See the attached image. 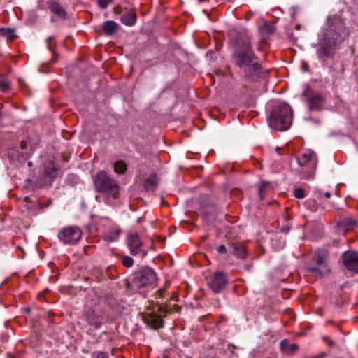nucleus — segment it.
<instances>
[{
	"instance_id": "nucleus-37",
	"label": "nucleus",
	"mask_w": 358,
	"mask_h": 358,
	"mask_svg": "<svg viewBox=\"0 0 358 358\" xmlns=\"http://www.w3.org/2000/svg\"><path fill=\"white\" fill-rule=\"evenodd\" d=\"M327 356L326 352H322L317 355L307 356L306 358H324Z\"/></svg>"
},
{
	"instance_id": "nucleus-28",
	"label": "nucleus",
	"mask_w": 358,
	"mask_h": 358,
	"mask_svg": "<svg viewBox=\"0 0 358 358\" xmlns=\"http://www.w3.org/2000/svg\"><path fill=\"white\" fill-rule=\"evenodd\" d=\"M10 87V82L8 78L4 76H0V88L2 91L5 92Z\"/></svg>"
},
{
	"instance_id": "nucleus-34",
	"label": "nucleus",
	"mask_w": 358,
	"mask_h": 358,
	"mask_svg": "<svg viewBox=\"0 0 358 358\" xmlns=\"http://www.w3.org/2000/svg\"><path fill=\"white\" fill-rule=\"evenodd\" d=\"M291 228V225L289 223H287L286 225L281 227L280 231L284 234H287Z\"/></svg>"
},
{
	"instance_id": "nucleus-19",
	"label": "nucleus",
	"mask_w": 358,
	"mask_h": 358,
	"mask_svg": "<svg viewBox=\"0 0 358 358\" xmlns=\"http://www.w3.org/2000/svg\"><path fill=\"white\" fill-rule=\"evenodd\" d=\"M122 230L119 227H113L106 232L103 235V239L107 242H113L117 241Z\"/></svg>"
},
{
	"instance_id": "nucleus-44",
	"label": "nucleus",
	"mask_w": 358,
	"mask_h": 358,
	"mask_svg": "<svg viewBox=\"0 0 358 358\" xmlns=\"http://www.w3.org/2000/svg\"><path fill=\"white\" fill-rule=\"evenodd\" d=\"M264 186V184H262V185L259 187V194L261 193L262 192V187Z\"/></svg>"
},
{
	"instance_id": "nucleus-41",
	"label": "nucleus",
	"mask_w": 358,
	"mask_h": 358,
	"mask_svg": "<svg viewBox=\"0 0 358 358\" xmlns=\"http://www.w3.org/2000/svg\"><path fill=\"white\" fill-rule=\"evenodd\" d=\"M121 9H122V8H121L120 6H115L114 8V9H113L114 10V13H116V14H118V13H120L121 12Z\"/></svg>"
},
{
	"instance_id": "nucleus-32",
	"label": "nucleus",
	"mask_w": 358,
	"mask_h": 358,
	"mask_svg": "<svg viewBox=\"0 0 358 358\" xmlns=\"http://www.w3.org/2000/svg\"><path fill=\"white\" fill-rule=\"evenodd\" d=\"M294 196L297 199H303L305 197V192L302 188H296L294 191Z\"/></svg>"
},
{
	"instance_id": "nucleus-46",
	"label": "nucleus",
	"mask_w": 358,
	"mask_h": 358,
	"mask_svg": "<svg viewBox=\"0 0 358 358\" xmlns=\"http://www.w3.org/2000/svg\"><path fill=\"white\" fill-rule=\"evenodd\" d=\"M28 166H32V162H28Z\"/></svg>"
},
{
	"instance_id": "nucleus-29",
	"label": "nucleus",
	"mask_w": 358,
	"mask_h": 358,
	"mask_svg": "<svg viewBox=\"0 0 358 358\" xmlns=\"http://www.w3.org/2000/svg\"><path fill=\"white\" fill-rule=\"evenodd\" d=\"M306 206L311 211H316L317 208V204L314 199H310L306 201Z\"/></svg>"
},
{
	"instance_id": "nucleus-9",
	"label": "nucleus",
	"mask_w": 358,
	"mask_h": 358,
	"mask_svg": "<svg viewBox=\"0 0 358 358\" xmlns=\"http://www.w3.org/2000/svg\"><path fill=\"white\" fill-rule=\"evenodd\" d=\"M82 234L78 227L69 226L59 231L57 238L64 245H76L80 241Z\"/></svg>"
},
{
	"instance_id": "nucleus-39",
	"label": "nucleus",
	"mask_w": 358,
	"mask_h": 358,
	"mask_svg": "<svg viewBox=\"0 0 358 358\" xmlns=\"http://www.w3.org/2000/svg\"><path fill=\"white\" fill-rule=\"evenodd\" d=\"M264 27L267 29L268 32L273 33L274 31V27L273 25L269 24L268 23H265Z\"/></svg>"
},
{
	"instance_id": "nucleus-14",
	"label": "nucleus",
	"mask_w": 358,
	"mask_h": 358,
	"mask_svg": "<svg viewBox=\"0 0 358 358\" xmlns=\"http://www.w3.org/2000/svg\"><path fill=\"white\" fill-rule=\"evenodd\" d=\"M86 320L87 323L93 326L94 329H98L101 327L103 319L102 315L94 310L88 311L86 314Z\"/></svg>"
},
{
	"instance_id": "nucleus-16",
	"label": "nucleus",
	"mask_w": 358,
	"mask_h": 358,
	"mask_svg": "<svg viewBox=\"0 0 358 358\" xmlns=\"http://www.w3.org/2000/svg\"><path fill=\"white\" fill-rule=\"evenodd\" d=\"M57 169L52 162H50L45 166L44 169V177L45 180L51 182L53 179L57 176Z\"/></svg>"
},
{
	"instance_id": "nucleus-50",
	"label": "nucleus",
	"mask_w": 358,
	"mask_h": 358,
	"mask_svg": "<svg viewBox=\"0 0 358 358\" xmlns=\"http://www.w3.org/2000/svg\"><path fill=\"white\" fill-rule=\"evenodd\" d=\"M164 358H167V357H164Z\"/></svg>"
},
{
	"instance_id": "nucleus-45",
	"label": "nucleus",
	"mask_w": 358,
	"mask_h": 358,
	"mask_svg": "<svg viewBox=\"0 0 358 358\" xmlns=\"http://www.w3.org/2000/svg\"><path fill=\"white\" fill-rule=\"evenodd\" d=\"M162 292H163V289H160L157 292L159 293V295H161Z\"/></svg>"
},
{
	"instance_id": "nucleus-20",
	"label": "nucleus",
	"mask_w": 358,
	"mask_h": 358,
	"mask_svg": "<svg viewBox=\"0 0 358 358\" xmlns=\"http://www.w3.org/2000/svg\"><path fill=\"white\" fill-rule=\"evenodd\" d=\"M120 21L126 26H133L136 22V15L134 11H129L121 16Z\"/></svg>"
},
{
	"instance_id": "nucleus-47",
	"label": "nucleus",
	"mask_w": 358,
	"mask_h": 358,
	"mask_svg": "<svg viewBox=\"0 0 358 358\" xmlns=\"http://www.w3.org/2000/svg\"><path fill=\"white\" fill-rule=\"evenodd\" d=\"M329 344L330 345H333V342H332V341H329Z\"/></svg>"
},
{
	"instance_id": "nucleus-4",
	"label": "nucleus",
	"mask_w": 358,
	"mask_h": 358,
	"mask_svg": "<svg viewBox=\"0 0 358 358\" xmlns=\"http://www.w3.org/2000/svg\"><path fill=\"white\" fill-rule=\"evenodd\" d=\"M293 119V110L289 105L280 103L271 113L268 117L270 127L280 131L287 130Z\"/></svg>"
},
{
	"instance_id": "nucleus-15",
	"label": "nucleus",
	"mask_w": 358,
	"mask_h": 358,
	"mask_svg": "<svg viewBox=\"0 0 358 358\" xmlns=\"http://www.w3.org/2000/svg\"><path fill=\"white\" fill-rule=\"evenodd\" d=\"M145 322L153 329H159L164 327V321L161 316L152 313L145 318Z\"/></svg>"
},
{
	"instance_id": "nucleus-6",
	"label": "nucleus",
	"mask_w": 358,
	"mask_h": 358,
	"mask_svg": "<svg viewBox=\"0 0 358 358\" xmlns=\"http://www.w3.org/2000/svg\"><path fill=\"white\" fill-rule=\"evenodd\" d=\"M297 162L306 174V178L313 179L318 163L316 153L310 150H306L297 157Z\"/></svg>"
},
{
	"instance_id": "nucleus-26",
	"label": "nucleus",
	"mask_w": 358,
	"mask_h": 358,
	"mask_svg": "<svg viewBox=\"0 0 358 358\" xmlns=\"http://www.w3.org/2000/svg\"><path fill=\"white\" fill-rule=\"evenodd\" d=\"M114 171L118 174H123L127 170V164L122 160L114 163Z\"/></svg>"
},
{
	"instance_id": "nucleus-10",
	"label": "nucleus",
	"mask_w": 358,
	"mask_h": 358,
	"mask_svg": "<svg viewBox=\"0 0 358 358\" xmlns=\"http://www.w3.org/2000/svg\"><path fill=\"white\" fill-rule=\"evenodd\" d=\"M227 282V276L224 272L216 271L213 273L208 283L212 291L217 294L225 288Z\"/></svg>"
},
{
	"instance_id": "nucleus-36",
	"label": "nucleus",
	"mask_w": 358,
	"mask_h": 358,
	"mask_svg": "<svg viewBox=\"0 0 358 358\" xmlns=\"http://www.w3.org/2000/svg\"><path fill=\"white\" fill-rule=\"evenodd\" d=\"M301 68L303 72H308L309 70V65L307 62L302 61L301 63Z\"/></svg>"
},
{
	"instance_id": "nucleus-25",
	"label": "nucleus",
	"mask_w": 358,
	"mask_h": 358,
	"mask_svg": "<svg viewBox=\"0 0 358 358\" xmlns=\"http://www.w3.org/2000/svg\"><path fill=\"white\" fill-rule=\"evenodd\" d=\"M338 225L345 228V230L350 229L356 225V222L352 218L348 217L338 222Z\"/></svg>"
},
{
	"instance_id": "nucleus-18",
	"label": "nucleus",
	"mask_w": 358,
	"mask_h": 358,
	"mask_svg": "<svg viewBox=\"0 0 358 358\" xmlns=\"http://www.w3.org/2000/svg\"><path fill=\"white\" fill-rule=\"evenodd\" d=\"M231 248L233 249L232 253L234 255L243 259L247 257V251L243 243L238 242L234 243L231 244Z\"/></svg>"
},
{
	"instance_id": "nucleus-49",
	"label": "nucleus",
	"mask_w": 358,
	"mask_h": 358,
	"mask_svg": "<svg viewBox=\"0 0 358 358\" xmlns=\"http://www.w3.org/2000/svg\"><path fill=\"white\" fill-rule=\"evenodd\" d=\"M199 1L201 2V1H204L205 0H199Z\"/></svg>"
},
{
	"instance_id": "nucleus-12",
	"label": "nucleus",
	"mask_w": 358,
	"mask_h": 358,
	"mask_svg": "<svg viewBox=\"0 0 358 358\" xmlns=\"http://www.w3.org/2000/svg\"><path fill=\"white\" fill-rule=\"evenodd\" d=\"M342 259L346 269L358 273V252L355 251L345 252L342 255Z\"/></svg>"
},
{
	"instance_id": "nucleus-5",
	"label": "nucleus",
	"mask_w": 358,
	"mask_h": 358,
	"mask_svg": "<svg viewBox=\"0 0 358 358\" xmlns=\"http://www.w3.org/2000/svg\"><path fill=\"white\" fill-rule=\"evenodd\" d=\"M327 257V252L324 250H317L312 259L306 264V271L315 277L323 278L330 271Z\"/></svg>"
},
{
	"instance_id": "nucleus-24",
	"label": "nucleus",
	"mask_w": 358,
	"mask_h": 358,
	"mask_svg": "<svg viewBox=\"0 0 358 358\" xmlns=\"http://www.w3.org/2000/svg\"><path fill=\"white\" fill-rule=\"evenodd\" d=\"M28 147H31L27 141H21L20 143V151H19V159L21 157L23 159L29 157L31 152L27 151Z\"/></svg>"
},
{
	"instance_id": "nucleus-23",
	"label": "nucleus",
	"mask_w": 358,
	"mask_h": 358,
	"mask_svg": "<svg viewBox=\"0 0 358 358\" xmlns=\"http://www.w3.org/2000/svg\"><path fill=\"white\" fill-rule=\"evenodd\" d=\"M281 350L287 354H292L298 349V345L296 343L289 344L287 340H282L280 343Z\"/></svg>"
},
{
	"instance_id": "nucleus-3",
	"label": "nucleus",
	"mask_w": 358,
	"mask_h": 358,
	"mask_svg": "<svg viewBox=\"0 0 358 358\" xmlns=\"http://www.w3.org/2000/svg\"><path fill=\"white\" fill-rule=\"evenodd\" d=\"M94 184L96 191L103 195L106 202H110L118 197L120 190V185L106 171H101L96 173L94 179Z\"/></svg>"
},
{
	"instance_id": "nucleus-30",
	"label": "nucleus",
	"mask_w": 358,
	"mask_h": 358,
	"mask_svg": "<svg viewBox=\"0 0 358 358\" xmlns=\"http://www.w3.org/2000/svg\"><path fill=\"white\" fill-rule=\"evenodd\" d=\"M122 264L126 268H131L134 265V259L129 256H125L122 258Z\"/></svg>"
},
{
	"instance_id": "nucleus-1",
	"label": "nucleus",
	"mask_w": 358,
	"mask_h": 358,
	"mask_svg": "<svg viewBox=\"0 0 358 358\" xmlns=\"http://www.w3.org/2000/svg\"><path fill=\"white\" fill-rule=\"evenodd\" d=\"M232 58L246 79L251 81L258 80L262 73V66L252 50L248 35L238 34L236 36Z\"/></svg>"
},
{
	"instance_id": "nucleus-2",
	"label": "nucleus",
	"mask_w": 358,
	"mask_h": 358,
	"mask_svg": "<svg viewBox=\"0 0 358 358\" xmlns=\"http://www.w3.org/2000/svg\"><path fill=\"white\" fill-rule=\"evenodd\" d=\"M347 34L348 33L340 20L336 19L332 22L329 21L328 27L319 41V48L316 52L318 59L324 62L329 58L332 57L337 47L343 41Z\"/></svg>"
},
{
	"instance_id": "nucleus-43",
	"label": "nucleus",
	"mask_w": 358,
	"mask_h": 358,
	"mask_svg": "<svg viewBox=\"0 0 358 358\" xmlns=\"http://www.w3.org/2000/svg\"><path fill=\"white\" fill-rule=\"evenodd\" d=\"M10 155L14 156L15 155V150H13L12 152H10Z\"/></svg>"
},
{
	"instance_id": "nucleus-7",
	"label": "nucleus",
	"mask_w": 358,
	"mask_h": 358,
	"mask_svg": "<svg viewBox=\"0 0 358 358\" xmlns=\"http://www.w3.org/2000/svg\"><path fill=\"white\" fill-rule=\"evenodd\" d=\"M157 280V274L155 271L150 267H145L134 273L132 286L136 289H141L152 286Z\"/></svg>"
},
{
	"instance_id": "nucleus-11",
	"label": "nucleus",
	"mask_w": 358,
	"mask_h": 358,
	"mask_svg": "<svg viewBox=\"0 0 358 358\" xmlns=\"http://www.w3.org/2000/svg\"><path fill=\"white\" fill-rule=\"evenodd\" d=\"M127 245L133 255L141 254L142 257L147 255V252L142 249L143 242L137 234H129L127 238Z\"/></svg>"
},
{
	"instance_id": "nucleus-33",
	"label": "nucleus",
	"mask_w": 358,
	"mask_h": 358,
	"mask_svg": "<svg viewBox=\"0 0 358 358\" xmlns=\"http://www.w3.org/2000/svg\"><path fill=\"white\" fill-rule=\"evenodd\" d=\"M53 37L52 36H49L47 39H46V43H47V47L48 48V50L50 51H52V55H53V57H57V55H55V52H53V44L52 43V41L53 40Z\"/></svg>"
},
{
	"instance_id": "nucleus-21",
	"label": "nucleus",
	"mask_w": 358,
	"mask_h": 358,
	"mask_svg": "<svg viewBox=\"0 0 358 358\" xmlns=\"http://www.w3.org/2000/svg\"><path fill=\"white\" fill-rule=\"evenodd\" d=\"M157 187V174L152 173L145 180L144 188L146 191L153 192Z\"/></svg>"
},
{
	"instance_id": "nucleus-17",
	"label": "nucleus",
	"mask_w": 358,
	"mask_h": 358,
	"mask_svg": "<svg viewBox=\"0 0 358 358\" xmlns=\"http://www.w3.org/2000/svg\"><path fill=\"white\" fill-rule=\"evenodd\" d=\"M271 247L276 251L282 249L285 245V240L279 234H274L271 237Z\"/></svg>"
},
{
	"instance_id": "nucleus-48",
	"label": "nucleus",
	"mask_w": 358,
	"mask_h": 358,
	"mask_svg": "<svg viewBox=\"0 0 358 358\" xmlns=\"http://www.w3.org/2000/svg\"><path fill=\"white\" fill-rule=\"evenodd\" d=\"M159 310H162V307H159Z\"/></svg>"
},
{
	"instance_id": "nucleus-13",
	"label": "nucleus",
	"mask_w": 358,
	"mask_h": 358,
	"mask_svg": "<svg viewBox=\"0 0 358 358\" xmlns=\"http://www.w3.org/2000/svg\"><path fill=\"white\" fill-rule=\"evenodd\" d=\"M47 6L51 13L61 19H66L68 13L64 6L61 5L57 0H48Z\"/></svg>"
},
{
	"instance_id": "nucleus-40",
	"label": "nucleus",
	"mask_w": 358,
	"mask_h": 358,
	"mask_svg": "<svg viewBox=\"0 0 358 358\" xmlns=\"http://www.w3.org/2000/svg\"><path fill=\"white\" fill-rule=\"evenodd\" d=\"M96 358H108L106 353L101 352L98 354Z\"/></svg>"
},
{
	"instance_id": "nucleus-22",
	"label": "nucleus",
	"mask_w": 358,
	"mask_h": 358,
	"mask_svg": "<svg viewBox=\"0 0 358 358\" xmlns=\"http://www.w3.org/2000/svg\"><path fill=\"white\" fill-rule=\"evenodd\" d=\"M118 24L117 22L113 20H108L103 23L102 28L107 35L113 34L117 29Z\"/></svg>"
},
{
	"instance_id": "nucleus-27",
	"label": "nucleus",
	"mask_w": 358,
	"mask_h": 358,
	"mask_svg": "<svg viewBox=\"0 0 358 358\" xmlns=\"http://www.w3.org/2000/svg\"><path fill=\"white\" fill-rule=\"evenodd\" d=\"M0 34L7 38H13L15 37V30L11 28H1Z\"/></svg>"
},
{
	"instance_id": "nucleus-38",
	"label": "nucleus",
	"mask_w": 358,
	"mask_h": 358,
	"mask_svg": "<svg viewBox=\"0 0 358 358\" xmlns=\"http://www.w3.org/2000/svg\"><path fill=\"white\" fill-rule=\"evenodd\" d=\"M323 192L321 189H315L314 191V196L316 199H320L322 198Z\"/></svg>"
},
{
	"instance_id": "nucleus-8",
	"label": "nucleus",
	"mask_w": 358,
	"mask_h": 358,
	"mask_svg": "<svg viewBox=\"0 0 358 358\" xmlns=\"http://www.w3.org/2000/svg\"><path fill=\"white\" fill-rule=\"evenodd\" d=\"M305 99L308 109L310 111H320L323 109L325 103V97L322 94L312 90L308 85L301 94Z\"/></svg>"
},
{
	"instance_id": "nucleus-35",
	"label": "nucleus",
	"mask_w": 358,
	"mask_h": 358,
	"mask_svg": "<svg viewBox=\"0 0 358 358\" xmlns=\"http://www.w3.org/2000/svg\"><path fill=\"white\" fill-rule=\"evenodd\" d=\"M217 252L219 254H225L227 253V248L224 245H220L217 248Z\"/></svg>"
},
{
	"instance_id": "nucleus-42",
	"label": "nucleus",
	"mask_w": 358,
	"mask_h": 358,
	"mask_svg": "<svg viewBox=\"0 0 358 358\" xmlns=\"http://www.w3.org/2000/svg\"><path fill=\"white\" fill-rule=\"evenodd\" d=\"M324 196L327 199H329L330 196H331V193L329 192H326L324 194Z\"/></svg>"
},
{
	"instance_id": "nucleus-31",
	"label": "nucleus",
	"mask_w": 358,
	"mask_h": 358,
	"mask_svg": "<svg viewBox=\"0 0 358 358\" xmlns=\"http://www.w3.org/2000/svg\"><path fill=\"white\" fill-rule=\"evenodd\" d=\"M112 1L113 0H97V3L101 8L106 9Z\"/></svg>"
}]
</instances>
